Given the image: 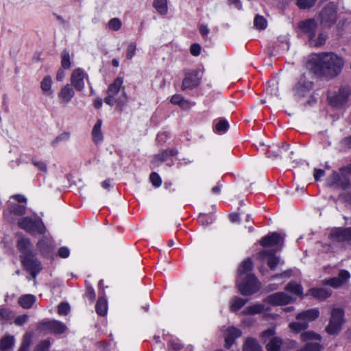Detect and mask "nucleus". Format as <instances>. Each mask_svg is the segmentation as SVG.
<instances>
[{"instance_id":"nucleus-62","label":"nucleus","mask_w":351,"mask_h":351,"mask_svg":"<svg viewBox=\"0 0 351 351\" xmlns=\"http://www.w3.org/2000/svg\"><path fill=\"white\" fill-rule=\"evenodd\" d=\"M342 144L346 148H351V136L343 139Z\"/></svg>"},{"instance_id":"nucleus-6","label":"nucleus","mask_w":351,"mask_h":351,"mask_svg":"<svg viewBox=\"0 0 351 351\" xmlns=\"http://www.w3.org/2000/svg\"><path fill=\"white\" fill-rule=\"evenodd\" d=\"M18 226L20 228L32 234L36 233L43 234L46 232V228L41 220H34L29 217L21 218L18 221Z\"/></svg>"},{"instance_id":"nucleus-29","label":"nucleus","mask_w":351,"mask_h":351,"mask_svg":"<svg viewBox=\"0 0 351 351\" xmlns=\"http://www.w3.org/2000/svg\"><path fill=\"white\" fill-rule=\"evenodd\" d=\"M101 124L102 121L101 119L97 120V123L93 127L92 131V135L93 141L97 143L101 142L103 140V135L101 132Z\"/></svg>"},{"instance_id":"nucleus-52","label":"nucleus","mask_w":351,"mask_h":351,"mask_svg":"<svg viewBox=\"0 0 351 351\" xmlns=\"http://www.w3.org/2000/svg\"><path fill=\"white\" fill-rule=\"evenodd\" d=\"M50 346V341L48 339L41 341L36 347L34 351H48Z\"/></svg>"},{"instance_id":"nucleus-46","label":"nucleus","mask_w":351,"mask_h":351,"mask_svg":"<svg viewBox=\"0 0 351 351\" xmlns=\"http://www.w3.org/2000/svg\"><path fill=\"white\" fill-rule=\"evenodd\" d=\"M32 335L30 334H26L23 340V343L19 349V351H28L29 346L31 343Z\"/></svg>"},{"instance_id":"nucleus-14","label":"nucleus","mask_w":351,"mask_h":351,"mask_svg":"<svg viewBox=\"0 0 351 351\" xmlns=\"http://www.w3.org/2000/svg\"><path fill=\"white\" fill-rule=\"evenodd\" d=\"M292 298L284 292H277L269 295L265 302L274 306L285 305L289 303Z\"/></svg>"},{"instance_id":"nucleus-63","label":"nucleus","mask_w":351,"mask_h":351,"mask_svg":"<svg viewBox=\"0 0 351 351\" xmlns=\"http://www.w3.org/2000/svg\"><path fill=\"white\" fill-rule=\"evenodd\" d=\"M64 77H65L64 71L62 69H60L58 71V72H57V75H56V80H57L58 81L61 82V81H62V80H63V79L64 78Z\"/></svg>"},{"instance_id":"nucleus-48","label":"nucleus","mask_w":351,"mask_h":351,"mask_svg":"<svg viewBox=\"0 0 351 351\" xmlns=\"http://www.w3.org/2000/svg\"><path fill=\"white\" fill-rule=\"evenodd\" d=\"M0 317L5 320H10L14 317V314L8 308H2L0 309Z\"/></svg>"},{"instance_id":"nucleus-50","label":"nucleus","mask_w":351,"mask_h":351,"mask_svg":"<svg viewBox=\"0 0 351 351\" xmlns=\"http://www.w3.org/2000/svg\"><path fill=\"white\" fill-rule=\"evenodd\" d=\"M108 26L110 29L117 31L121 28V22L119 19L114 18L109 21Z\"/></svg>"},{"instance_id":"nucleus-19","label":"nucleus","mask_w":351,"mask_h":351,"mask_svg":"<svg viewBox=\"0 0 351 351\" xmlns=\"http://www.w3.org/2000/svg\"><path fill=\"white\" fill-rule=\"evenodd\" d=\"M283 240V237L280 234L274 232L271 235L263 237L261 241V245L265 247L275 246L280 243V249H281Z\"/></svg>"},{"instance_id":"nucleus-36","label":"nucleus","mask_w":351,"mask_h":351,"mask_svg":"<svg viewBox=\"0 0 351 351\" xmlns=\"http://www.w3.org/2000/svg\"><path fill=\"white\" fill-rule=\"evenodd\" d=\"M300 338L302 341L308 340H318L321 341V336L313 331H305L301 333Z\"/></svg>"},{"instance_id":"nucleus-51","label":"nucleus","mask_w":351,"mask_h":351,"mask_svg":"<svg viewBox=\"0 0 351 351\" xmlns=\"http://www.w3.org/2000/svg\"><path fill=\"white\" fill-rule=\"evenodd\" d=\"M149 179L152 184L158 187L161 185L162 181L158 176V174L156 172H153L150 174Z\"/></svg>"},{"instance_id":"nucleus-38","label":"nucleus","mask_w":351,"mask_h":351,"mask_svg":"<svg viewBox=\"0 0 351 351\" xmlns=\"http://www.w3.org/2000/svg\"><path fill=\"white\" fill-rule=\"evenodd\" d=\"M264 310V306L261 304H257L247 306L244 311L243 313L248 315L258 314Z\"/></svg>"},{"instance_id":"nucleus-34","label":"nucleus","mask_w":351,"mask_h":351,"mask_svg":"<svg viewBox=\"0 0 351 351\" xmlns=\"http://www.w3.org/2000/svg\"><path fill=\"white\" fill-rule=\"evenodd\" d=\"M282 345V340L279 337H273L267 343V351H279Z\"/></svg>"},{"instance_id":"nucleus-37","label":"nucleus","mask_w":351,"mask_h":351,"mask_svg":"<svg viewBox=\"0 0 351 351\" xmlns=\"http://www.w3.org/2000/svg\"><path fill=\"white\" fill-rule=\"evenodd\" d=\"M328 38V35L324 33H320L318 35L317 38H313L309 42L310 45L314 47H321L324 45Z\"/></svg>"},{"instance_id":"nucleus-20","label":"nucleus","mask_w":351,"mask_h":351,"mask_svg":"<svg viewBox=\"0 0 351 351\" xmlns=\"http://www.w3.org/2000/svg\"><path fill=\"white\" fill-rule=\"evenodd\" d=\"M75 95L74 90L70 84L64 86L58 93V98L61 104H67Z\"/></svg>"},{"instance_id":"nucleus-44","label":"nucleus","mask_w":351,"mask_h":351,"mask_svg":"<svg viewBox=\"0 0 351 351\" xmlns=\"http://www.w3.org/2000/svg\"><path fill=\"white\" fill-rule=\"evenodd\" d=\"M322 346L319 343H308L298 351H321Z\"/></svg>"},{"instance_id":"nucleus-55","label":"nucleus","mask_w":351,"mask_h":351,"mask_svg":"<svg viewBox=\"0 0 351 351\" xmlns=\"http://www.w3.org/2000/svg\"><path fill=\"white\" fill-rule=\"evenodd\" d=\"M27 319L28 316L26 315H19L15 319L14 323L16 325L21 326L25 324L27 321Z\"/></svg>"},{"instance_id":"nucleus-61","label":"nucleus","mask_w":351,"mask_h":351,"mask_svg":"<svg viewBox=\"0 0 351 351\" xmlns=\"http://www.w3.org/2000/svg\"><path fill=\"white\" fill-rule=\"evenodd\" d=\"M182 97L180 95H174L171 97V102L173 104H179L182 99Z\"/></svg>"},{"instance_id":"nucleus-35","label":"nucleus","mask_w":351,"mask_h":351,"mask_svg":"<svg viewBox=\"0 0 351 351\" xmlns=\"http://www.w3.org/2000/svg\"><path fill=\"white\" fill-rule=\"evenodd\" d=\"M247 302V300L235 297L231 300L230 310L234 312L237 311L241 308Z\"/></svg>"},{"instance_id":"nucleus-11","label":"nucleus","mask_w":351,"mask_h":351,"mask_svg":"<svg viewBox=\"0 0 351 351\" xmlns=\"http://www.w3.org/2000/svg\"><path fill=\"white\" fill-rule=\"evenodd\" d=\"M22 263L33 278H35L43 268L40 262L36 258L34 254L23 257Z\"/></svg>"},{"instance_id":"nucleus-58","label":"nucleus","mask_w":351,"mask_h":351,"mask_svg":"<svg viewBox=\"0 0 351 351\" xmlns=\"http://www.w3.org/2000/svg\"><path fill=\"white\" fill-rule=\"evenodd\" d=\"M324 175L325 171L324 170L320 169H315L313 176L316 181H318Z\"/></svg>"},{"instance_id":"nucleus-57","label":"nucleus","mask_w":351,"mask_h":351,"mask_svg":"<svg viewBox=\"0 0 351 351\" xmlns=\"http://www.w3.org/2000/svg\"><path fill=\"white\" fill-rule=\"evenodd\" d=\"M274 330L272 328L267 329L262 332L261 337L265 341H266L267 339L270 338L271 337L274 336Z\"/></svg>"},{"instance_id":"nucleus-59","label":"nucleus","mask_w":351,"mask_h":351,"mask_svg":"<svg viewBox=\"0 0 351 351\" xmlns=\"http://www.w3.org/2000/svg\"><path fill=\"white\" fill-rule=\"evenodd\" d=\"M86 297L90 300H93L95 298L94 289L90 287H86Z\"/></svg>"},{"instance_id":"nucleus-18","label":"nucleus","mask_w":351,"mask_h":351,"mask_svg":"<svg viewBox=\"0 0 351 351\" xmlns=\"http://www.w3.org/2000/svg\"><path fill=\"white\" fill-rule=\"evenodd\" d=\"M84 73L80 69H75L71 77V85L78 91H82L84 88Z\"/></svg>"},{"instance_id":"nucleus-26","label":"nucleus","mask_w":351,"mask_h":351,"mask_svg":"<svg viewBox=\"0 0 351 351\" xmlns=\"http://www.w3.org/2000/svg\"><path fill=\"white\" fill-rule=\"evenodd\" d=\"M308 294L319 300H324L330 296L331 292L330 290L324 288H313L309 289Z\"/></svg>"},{"instance_id":"nucleus-30","label":"nucleus","mask_w":351,"mask_h":351,"mask_svg":"<svg viewBox=\"0 0 351 351\" xmlns=\"http://www.w3.org/2000/svg\"><path fill=\"white\" fill-rule=\"evenodd\" d=\"M108 304L107 301L104 297H101L98 299L95 310L98 315L104 316L107 313Z\"/></svg>"},{"instance_id":"nucleus-31","label":"nucleus","mask_w":351,"mask_h":351,"mask_svg":"<svg viewBox=\"0 0 351 351\" xmlns=\"http://www.w3.org/2000/svg\"><path fill=\"white\" fill-rule=\"evenodd\" d=\"M285 290L300 296L302 295L303 289L301 285L295 282H290L287 285Z\"/></svg>"},{"instance_id":"nucleus-12","label":"nucleus","mask_w":351,"mask_h":351,"mask_svg":"<svg viewBox=\"0 0 351 351\" xmlns=\"http://www.w3.org/2000/svg\"><path fill=\"white\" fill-rule=\"evenodd\" d=\"M201 76L197 70L187 72L182 81V90L193 89L200 84Z\"/></svg>"},{"instance_id":"nucleus-53","label":"nucleus","mask_w":351,"mask_h":351,"mask_svg":"<svg viewBox=\"0 0 351 351\" xmlns=\"http://www.w3.org/2000/svg\"><path fill=\"white\" fill-rule=\"evenodd\" d=\"M136 49V45L134 43H131L128 47L126 57L128 59L130 60L133 58L135 54V51Z\"/></svg>"},{"instance_id":"nucleus-56","label":"nucleus","mask_w":351,"mask_h":351,"mask_svg":"<svg viewBox=\"0 0 351 351\" xmlns=\"http://www.w3.org/2000/svg\"><path fill=\"white\" fill-rule=\"evenodd\" d=\"M69 250L66 247H61L58 250V255L61 258H67L69 256Z\"/></svg>"},{"instance_id":"nucleus-60","label":"nucleus","mask_w":351,"mask_h":351,"mask_svg":"<svg viewBox=\"0 0 351 351\" xmlns=\"http://www.w3.org/2000/svg\"><path fill=\"white\" fill-rule=\"evenodd\" d=\"M199 32L203 37H205L208 34L209 29L206 25H201L199 26Z\"/></svg>"},{"instance_id":"nucleus-2","label":"nucleus","mask_w":351,"mask_h":351,"mask_svg":"<svg viewBox=\"0 0 351 351\" xmlns=\"http://www.w3.org/2000/svg\"><path fill=\"white\" fill-rule=\"evenodd\" d=\"M319 315L317 308H312L298 313L296 316L297 321L289 324L290 329L295 332H300L308 327V323L316 319Z\"/></svg>"},{"instance_id":"nucleus-16","label":"nucleus","mask_w":351,"mask_h":351,"mask_svg":"<svg viewBox=\"0 0 351 351\" xmlns=\"http://www.w3.org/2000/svg\"><path fill=\"white\" fill-rule=\"evenodd\" d=\"M330 239L337 242L351 241V228H337L332 231Z\"/></svg>"},{"instance_id":"nucleus-13","label":"nucleus","mask_w":351,"mask_h":351,"mask_svg":"<svg viewBox=\"0 0 351 351\" xmlns=\"http://www.w3.org/2000/svg\"><path fill=\"white\" fill-rule=\"evenodd\" d=\"M313 87V84L308 81L304 75H302L293 88L295 96L302 97L305 96Z\"/></svg>"},{"instance_id":"nucleus-23","label":"nucleus","mask_w":351,"mask_h":351,"mask_svg":"<svg viewBox=\"0 0 351 351\" xmlns=\"http://www.w3.org/2000/svg\"><path fill=\"white\" fill-rule=\"evenodd\" d=\"M25 210L26 208L25 206L11 203L7 211L4 213V215L5 218H7L8 219L12 220V219L10 218V214H14V215L16 216H21L23 215L25 213Z\"/></svg>"},{"instance_id":"nucleus-42","label":"nucleus","mask_w":351,"mask_h":351,"mask_svg":"<svg viewBox=\"0 0 351 351\" xmlns=\"http://www.w3.org/2000/svg\"><path fill=\"white\" fill-rule=\"evenodd\" d=\"M61 66L64 69H68L71 66L70 55L67 50H64L61 54Z\"/></svg>"},{"instance_id":"nucleus-9","label":"nucleus","mask_w":351,"mask_h":351,"mask_svg":"<svg viewBox=\"0 0 351 351\" xmlns=\"http://www.w3.org/2000/svg\"><path fill=\"white\" fill-rule=\"evenodd\" d=\"M350 93L351 91L348 88H341L337 93L328 94V102L333 107H341L347 102Z\"/></svg>"},{"instance_id":"nucleus-32","label":"nucleus","mask_w":351,"mask_h":351,"mask_svg":"<svg viewBox=\"0 0 351 351\" xmlns=\"http://www.w3.org/2000/svg\"><path fill=\"white\" fill-rule=\"evenodd\" d=\"M14 343V339L13 336L7 335L3 337L0 342V350L1 351H8L10 350Z\"/></svg>"},{"instance_id":"nucleus-45","label":"nucleus","mask_w":351,"mask_h":351,"mask_svg":"<svg viewBox=\"0 0 351 351\" xmlns=\"http://www.w3.org/2000/svg\"><path fill=\"white\" fill-rule=\"evenodd\" d=\"M32 164L38 168L39 171H40L43 173H46L47 171V164L41 160H38L36 158H33L32 159Z\"/></svg>"},{"instance_id":"nucleus-41","label":"nucleus","mask_w":351,"mask_h":351,"mask_svg":"<svg viewBox=\"0 0 351 351\" xmlns=\"http://www.w3.org/2000/svg\"><path fill=\"white\" fill-rule=\"evenodd\" d=\"M154 8L160 14H166L167 3L166 0H154L153 4Z\"/></svg>"},{"instance_id":"nucleus-22","label":"nucleus","mask_w":351,"mask_h":351,"mask_svg":"<svg viewBox=\"0 0 351 351\" xmlns=\"http://www.w3.org/2000/svg\"><path fill=\"white\" fill-rule=\"evenodd\" d=\"M17 247L19 250L21 252V259L23 257H26L31 254H33L32 251V244L29 240L27 238H21L17 242Z\"/></svg>"},{"instance_id":"nucleus-8","label":"nucleus","mask_w":351,"mask_h":351,"mask_svg":"<svg viewBox=\"0 0 351 351\" xmlns=\"http://www.w3.org/2000/svg\"><path fill=\"white\" fill-rule=\"evenodd\" d=\"M350 185L349 178L343 173L333 172L327 179V186L333 189L346 190Z\"/></svg>"},{"instance_id":"nucleus-4","label":"nucleus","mask_w":351,"mask_h":351,"mask_svg":"<svg viewBox=\"0 0 351 351\" xmlns=\"http://www.w3.org/2000/svg\"><path fill=\"white\" fill-rule=\"evenodd\" d=\"M237 287L242 295H250L257 292L261 285L254 275H247L239 278Z\"/></svg>"},{"instance_id":"nucleus-27","label":"nucleus","mask_w":351,"mask_h":351,"mask_svg":"<svg viewBox=\"0 0 351 351\" xmlns=\"http://www.w3.org/2000/svg\"><path fill=\"white\" fill-rule=\"evenodd\" d=\"M243 351H262V350L255 339L249 337L243 344Z\"/></svg>"},{"instance_id":"nucleus-33","label":"nucleus","mask_w":351,"mask_h":351,"mask_svg":"<svg viewBox=\"0 0 351 351\" xmlns=\"http://www.w3.org/2000/svg\"><path fill=\"white\" fill-rule=\"evenodd\" d=\"M178 151L176 149H169L162 151L161 153L155 156L156 160L163 162L167 160L169 156H174L177 155Z\"/></svg>"},{"instance_id":"nucleus-3","label":"nucleus","mask_w":351,"mask_h":351,"mask_svg":"<svg viewBox=\"0 0 351 351\" xmlns=\"http://www.w3.org/2000/svg\"><path fill=\"white\" fill-rule=\"evenodd\" d=\"M319 19L323 27H332L337 20V5L333 2L327 3L321 10Z\"/></svg>"},{"instance_id":"nucleus-21","label":"nucleus","mask_w":351,"mask_h":351,"mask_svg":"<svg viewBox=\"0 0 351 351\" xmlns=\"http://www.w3.org/2000/svg\"><path fill=\"white\" fill-rule=\"evenodd\" d=\"M241 331L234 327L228 328L225 336V347L230 348L234 340L241 335Z\"/></svg>"},{"instance_id":"nucleus-10","label":"nucleus","mask_w":351,"mask_h":351,"mask_svg":"<svg viewBox=\"0 0 351 351\" xmlns=\"http://www.w3.org/2000/svg\"><path fill=\"white\" fill-rule=\"evenodd\" d=\"M122 84L123 80L119 77L109 85L106 91L107 96L104 98V102L106 104L112 106L117 102L115 96L119 93Z\"/></svg>"},{"instance_id":"nucleus-25","label":"nucleus","mask_w":351,"mask_h":351,"mask_svg":"<svg viewBox=\"0 0 351 351\" xmlns=\"http://www.w3.org/2000/svg\"><path fill=\"white\" fill-rule=\"evenodd\" d=\"M276 252V250H265L262 252L263 255L269 256L267 264L271 270L275 269L280 261V257L274 256Z\"/></svg>"},{"instance_id":"nucleus-1","label":"nucleus","mask_w":351,"mask_h":351,"mask_svg":"<svg viewBox=\"0 0 351 351\" xmlns=\"http://www.w3.org/2000/svg\"><path fill=\"white\" fill-rule=\"evenodd\" d=\"M343 60L334 53H320L315 60V68L324 75L335 77L341 71Z\"/></svg>"},{"instance_id":"nucleus-5","label":"nucleus","mask_w":351,"mask_h":351,"mask_svg":"<svg viewBox=\"0 0 351 351\" xmlns=\"http://www.w3.org/2000/svg\"><path fill=\"white\" fill-rule=\"evenodd\" d=\"M344 311L339 308H334L331 312V317L326 331L330 335H336L341 330L342 324L344 323Z\"/></svg>"},{"instance_id":"nucleus-28","label":"nucleus","mask_w":351,"mask_h":351,"mask_svg":"<svg viewBox=\"0 0 351 351\" xmlns=\"http://www.w3.org/2000/svg\"><path fill=\"white\" fill-rule=\"evenodd\" d=\"M36 301V298L34 295L27 294L24 295L19 298V304L23 308H29Z\"/></svg>"},{"instance_id":"nucleus-15","label":"nucleus","mask_w":351,"mask_h":351,"mask_svg":"<svg viewBox=\"0 0 351 351\" xmlns=\"http://www.w3.org/2000/svg\"><path fill=\"white\" fill-rule=\"evenodd\" d=\"M298 27L308 38V42L313 40L316 35L317 23L313 19H306L300 23Z\"/></svg>"},{"instance_id":"nucleus-7","label":"nucleus","mask_w":351,"mask_h":351,"mask_svg":"<svg viewBox=\"0 0 351 351\" xmlns=\"http://www.w3.org/2000/svg\"><path fill=\"white\" fill-rule=\"evenodd\" d=\"M37 329L40 332L45 334L52 333L54 335H60L67 329L66 325L57 320H45L39 322L37 326Z\"/></svg>"},{"instance_id":"nucleus-40","label":"nucleus","mask_w":351,"mask_h":351,"mask_svg":"<svg viewBox=\"0 0 351 351\" xmlns=\"http://www.w3.org/2000/svg\"><path fill=\"white\" fill-rule=\"evenodd\" d=\"M254 25L258 29L262 30L267 27V24L266 19L263 16L256 15L254 18Z\"/></svg>"},{"instance_id":"nucleus-47","label":"nucleus","mask_w":351,"mask_h":351,"mask_svg":"<svg viewBox=\"0 0 351 351\" xmlns=\"http://www.w3.org/2000/svg\"><path fill=\"white\" fill-rule=\"evenodd\" d=\"M70 312V306L66 302H61L58 306V313L60 315H66Z\"/></svg>"},{"instance_id":"nucleus-49","label":"nucleus","mask_w":351,"mask_h":351,"mask_svg":"<svg viewBox=\"0 0 351 351\" xmlns=\"http://www.w3.org/2000/svg\"><path fill=\"white\" fill-rule=\"evenodd\" d=\"M229 127L228 123L226 120H220L216 125V130L217 132H225Z\"/></svg>"},{"instance_id":"nucleus-43","label":"nucleus","mask_w":351,"mask_h":351,"mask_svg":"<svg viewBox=\"0 0 351 351\" xmlns=\"http://www.w3.org/2000/svg\"><path fill=\"white\" fill-rule=\"evenodd\" d=\"M300 9H308L313 7L317 0H294Z\"/></svg>"},{"instance_id":"nucleus-17","label":"nucleus","mask_w":351,"mask_h":351,"mask_svg":"<svg viewBox=\"0 0 351 351\" xmlns=\"http://www.w3.org/2000/svg\"><path fill=\"white\" fill-rule=\"evenodd\" d=\"M350 278V273L347 270L342 269L339 271L337 277L328 279L326 284L330 285L332 287L338 288L346 283Z\"/></svg>"},{"instance_id":"nucleus-64","label":"nucleus","mask_w":351,"mask_h":351,"mask_svg":"<svg viewBox=\"0 0 351 351\" xmlns=\"http://www.w3.org/2000/svg\"><path fill=\"white\" fill-rule=\"evenodd\" d=\"M182 108L188 109L190 108L191 105L189 101L182 98L180 103L178 104Z\"/></svg>"},{"instance_id":"nucleus-24","label":"nucleus","mask_w":351,"mask_h":351,"mask_svg":"<svg viewBox=\"0 0 351 351\" xmlns=\"http://www.w3.org/2000/svg\"><path fill=\"white\" fill-rule=\"evenodd\" d=\"M253 264L252 261L250 258H247L244 260L241 264L240 265L238 271H239V278H243L247 275H253L251 274V271L252 269Z\"/></svg>"},{"instance_id":"nucleus-54","label":"nucleus","mask_w":351,"mask_h":351,"mask_svg":"<svg viewBox=\"0 0 351 351\" xmlns=\"http://www.w3.org/2000/svg\"><path fill=\"white\" fill-rule=\"evenodd\" d=\"M190 51L193 56H197L200 53L201 46L197 43H194L191 46Z\"/></svg>"},{"instance_id":"nucleus-39","label":"nucleus","mask_w":351,"mask_h":351,"mask_svg":"<svg viewBox=\"0 0 351 351\" xmlns=\"http://www.w3.org/2000/svg\"><path fill=\"white\" fill-rule=\"evenodd\" d=\"M51 77L49 76H46L44 77L40 84L43 91L49 95L52 93L51 91Z\"/></svg>"}]
</instances>
